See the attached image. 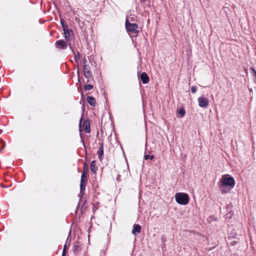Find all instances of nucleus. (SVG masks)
<instances>
[{"instance_id":"1","label":"nucleus","mask_w":256,"mask_h":256,"mask_svg":"<svg viewBox=\"0 0 256 256\" xmlns=\"http://www.w3.org/2000/svg\"><path fill=\"white\" fill-rule=\"evenodd\" d=\"M236 184L234 178L230 175L226 174L222 176L218 182V186L222 193H226L228 190L224 188H228L229 190L233 188Z\"/></svg>"},{"instance_id":"2","label":"nucleus","mask_w":256,"mask_h":256,"mask_svg":"<svg viewBox=\"0 0 256 256\" xmlns=\"http://www.w3.org/2000/svg\"><path fill=\"white\" fill-rule=\"evenodd\" d=\"M175 199L176 202L181 205L187 204L190 200L188 194L184 192H178L175 194Z\"/></svg>"},{"instance_id":"3","label":"nucleus","mask_w":256,"mask_h":256,"mask_svg":"<svg viewBox=\"0 0 256 256\" xmlns=\"http://www.w3.org/2000/svg\"><path fill=\"white\" fill-rule=\"evenodd\" d=\"M83 118L82 117L80 120L79 124L80 132H81L82 130H84V132L89 134L90 132V126L89 120H86L82 122Z\"/></svg>"},{"instance_id":"4","label":"nucleus","mask_w":256,"mask_h":256,"mask_svg":"<svg viewBox=\"0 0 256 256\" xmlns=\"http://www.w3.org/2000/svg\"><path fill=\"white\" fill-rule=\"evenodd\" d=\"M125 26L128 32H132L136 35L139 33V30H138V26L136 24L128 22L127 23H125Z\"/></svg>"},{"instance_id":"5","label":"nucleus","mask_w":256,"mask_h":256,"mask_svg":"<svg viewBox=\"0 0 256 256\" xmlns=\"http://www.w3.org/2000/svg\"><path fill=\"white\" fill-rule=\"evenodd\" d=\"M198 106L202 108H206L209 104L208 100L204 96H200L198 98Z\"/></svg>"},{"instance_id":"6","label":"nucleus","mask_w":256,"mask_h":256,"mask_svg":"<svg viewBox=\"0 0 256 256\" xmlns=\"http://www.w3.org/2000/svg\"><path fill=\"white\" fill-rule=\"evenodd\" d=\"M86 177L83 176H81L80 183V194L84 195V191L86 186Z\"/></svg>"},{"instance_id":"7","label":"nucleus","mask_w":256,"mask_h":256,"mask_svg":"<svg viewBox=\"0 0 256 256\" xmlns=\"http://www.w3.org/2000/svg\"><path fill=\"white\" fill-rule=\"evenodd\" d=\"M55 44L56 48L62 50H65L68 46L66 42L62 40H57Z\"/></svg>"},{"instance_id":"8","label":"nucleus","mask_w":256,"mask_h":256,"mask_svg":"<svg viewBox=\"0 0 256 256\" xmlns=\"http://www.w3.org/2000/svg\"><path fill=\"white\" fill-rule=\"evenodd\" d=\"M140 79L144 84H148L150 80L148 75L145 72H143L140 74Z\"/></svg>"},{"instance_id":"9","label":"nucleus","mask_w":256,"mask_h":256,"mask_svg":"<svg viewBox=\"0 0 256 256\" xmlns=\"http://www.w3.org/2000/svg\"><path fill=\"white\" fill-rule=\"evenodd\" d=\"M142 227L140 224H134L133 226V228L132 230V234L136 236L140 232Z\"/></svg>"},{"instance_id":"10","label":"nucleus","mask_w":256,"mask_h":256,"mask_svg":"<svg viewBox=\"0 0 256 256\" xmlns=\"http://www.w3.org/2000/svg\"><path fill=\"white\" fill-rule=\"evenodd\" d=\"M86 101L91 106H94L96 104V100L93 96H88Z\"/></svg>"},{"instance_id":"11","label":"nucleus","mask_w":256,"mask_h":256,"mask_svg":"<svg viewBox=\"0 0 256 256\" xmlns=\"http://www.w3.org/2000/svg\"><path fill=\"white\" fill-rule=\"evenodd\" d=\"M63 31L64 34V37L66 40H68L69 39V38L70 36V34L72 32V30H69L68 28H66V30H63Z\"/></svg>"},{"instance_id":"12","label":"nucleus","mask_w":256,"mask_h":256,"mask_svg":"<svg viewBox=\"0 0 256 256\" xmlns=\"http://www.w3.org/2000/svg\"><path fill=\"white\" fill-rule=\"evenodd\" d=\"M97 154L98 156V159L101 160L102 156L104 154V146L102 143L100 145V146L97 152Z\"/></svg>"},{"instance_id":"13","label":"nucleus","mask_w":256,"mask_h":256,"mask_svg":"<svg viewBox=\"0 0 256 256\" xmlns=\"http://www.w3.org/2000/svg\"><path fill=\"white\" fill-rule=\"evenodd\" d=\"M136 21V20L134 15L130 14L126 17L125 23H127L128 22H129L135 23L134 22Z\"/></svg>"},{"instance_id":"14","label":"nucleus","mask_w":256,"mask_h":256,"mask_svg":"<svg viewBox=\"0 0 256 256\" xmlns=\"http://www.w3.org/2000/svg\"><path fill=\"white\" fill-rule=\"evenodd\" d=\"M90 170L93 173H96L98 168L96 166V161L92 160L90 163Z\"/></svg>"},{"instance_id":"15","label":"nucleus","mask_w":256,"mask_h":256,"mask_svg":"<svg viewBox=\"0 0 256 256\" xmlns=\"http://www.w3.org/2000/svg\"><path fill=\"white\" fill-rule=\"evenodd\" d=\"M70 49L72 50V52L74 54V60L76 62H78V60L80 59V52H76V54H74V50L72 48L71 46H70Z\"/></svg>"},{"instance_id":"16","label":"nucleus","mask_w":256,"mask_h":256,"mask_svg":"<svg viewBox=\"0 0 256 256\" xmlns=\"http://www.w3.org/2000/svg\"><path fill=\"white\" fill-rule=\"evenodd\" d=\"M83 169L84 170L81 176H83V174H84V176L86 177V174L88 170V166L86 162L84 164Z\"/></svg>"},{"instance_id":"17","label":"nucleus","mask_w":256,"mask_h":256,"mask_svg":"<svg viewBox=\"0 0 256 256\" xmlns=\"http://www.w3.org/2000/svg\"><path fill=\"white\" fill-rule=\"evenodd\" d=\"M84 76L87 78H92V72L88 70L87 71L85 70V72H84Z\"/></svg>"},{"instance_id":"18","label":"nucleus","mask_w":256,"mask_h":256,"mask_svg":"<svg viewBox=\"0 0 256 256\" xmlns=\"http://www.w3.org/2000/svg\"><path fill=\"white\" fill-rule=\"evenodd\" d=\"M178 112V114L180 116L181 118L184 117L186 114V111L184 108H180Z\"/></svg>"},{"instance_id":"19","label":"nucleus","mask_w":256,"mask_h":256,"mask_svg":"<svg viewBox=\"0 0 256 256\" xmlns=\"http://www.w3.org/2000/svg\"><path fill=\"white\" fill-rule=\"evenodd\" d=\"M250 72L252 75L255 77V79L254 80V82L256 84V70L252 68L251 67L250 68Z\"/></svg>"},{"instance_id":"20","label":"nucleus","mask_w":256,"mask_h":256,"mask_svg":"<svg viewBox=\"0 0 256 256\" xmlns=\"http://www.w3.org/2000/svg\"><path fill=\"white\" fill-rule=\"evenodd\" d=\"M154 158V155H149L145 154L144 156V160H148V159L150 160H153Z\"/></svg>"},{"instance_id":"21","label":"nucleus","mask_w":256,"mask_h":256,"mask_svg":"<svg viewBox=\"0 0 256 256\" xmlns=\"http://www.w3.org/2000/svg\"><path fill=\"white\" fill-rule=\"evenodd\" d=\"M60 24L63 30H66V28L68 27L66 24L65 21L63 19L60 20Z\"/></svg>"},{"instance_id":"22","label":"nucleus","mask_w":256,"mask_h":256,"mask_svg":"<svg viewBox=\"0 0 256 256\" xmlns=\"http://www.w3.org/2000/svg\"><path fill=\"white\" fill-rule=\"evenodd\" d=\"M93 88V86L90 84H86L84 86V90H89Z\"/></svg>"},{"instance_id":"23","label":"nucleus","mask_w":256,"mask_h":256,"mask_svg":"<svg viewBox=\"0 0 256 256\" xmlns=\"http://www.w3.org/2000/svg\"><path fill=\"white\" fill-rule=\"evenodd\" d=\"M79 248V246L77 244H74L72 248L73 252L76 254Z\"/></svg>"},{"instance_id":"24","label":"nucleus","mask_w":256,"mask_h":256,"mask_svg":"<svg viewBox=\"0 0 256 256\" xmlns=\"http://www.w3.org/2000/svg\"><path fill=\"white\" fill-rule=\"evenodd\" d=\"M66 245L65 244V245L64 246L63 251L62 253V256H66Z\"/></svg>"},{"instance_id":"25","label":"nucleus","mask_w":256,"mask_h":256,"mask_svg":"<svg viewBox=\"0 0 256 256\" xmlns=\"http://www.w3.org/2000/svg\"><path fill=\"white\" fill-rule=\"evenodd\" d=\"M0 142L2 144V150H3L5 148L6 144L4 140H2V139L0 140Z\"/></svg>"},{"instance_id":"26","label":"nucleus","mask_w":256,"mask_h":256,"mask_svg":"<svg viewBox=\"0 0 256 256\" xmlns=\"http://www.w3.org/2000/svg\"><path fill=\"white\" fill-rule=\"evenodd\" d=\"M197 90V87L196 86H192L191 88V92L193 94L195 93Z\"/></svg>"},{"instance_id":"27","label":"nucleus","mask_w":256,"mask_h":256,"mask_svg":"<svg viewBox=\"0 0 256 256\" xmlns=\"http://www.w3.org/2000/svg\"><path fill=\"white\" fill-rule=\"evenodd\" d=\"M83 68H84V72H85V70L86 71L88 70V66H87L86 64H84Z\"/></svg>"},{"instance_id":"28","label":"nucleus","mask_w":256,"mask_h":256,"mask_svg":"<svg viewBox=\"0 0 256 256\" xmlns=\"http://www.w3.org/2000/svg\"><path fill=\"white\" fill-rule=\"evenodd\" d=\"M86 62H87V60H86V58L84 57L83 60L84 64H86Z\"/></svg>"},{"instance_id":"29","label":"nucleus","mask_w":256,"mask_h":256,"mask_svg":"<svg viewBox=\"0 0 256 256\" xmlns=\"http://www.w3.org/2000/svg\"><path fill=\"white\" fill-rule=\"evenodd\" d=\"M0 186H1V187H2V188H8V186H10L11 185L8 186L4 185L3 184H1Z\"/></svg>"},{"instance_id":"30","label":"nucleus","mask_w":256,"mask_h":256,"mask_svg":"<svg viewBox=\"0 0 256 256\" xmlns=\"http://www.w3.org/2000/svg\"><path fill=\"white\" fill-rule=\"evenodd\" d=\"M70 234H71V230H70V232H69V234H68V237L67 238L66 242H68L70 236Z\"/></svg>"},{"instance_id":"31","label":"nucleus","mask_w":256,"mask_h":256,"mask_svg":"<svg viewBox=\"0 0 256 256\" xmlns=\"http://www.w3.org/2000/svg\"><path fill=\"white\" fill-rule=\"evenodd\" d=\"M86 202V200H85V201L83 202L82 205V208H84V204H85Z\"/></svg>"},{"instance_id":"32","label":"nucleus","mask_w":256,"mask_h":256,"mask_svg":"<svg viewBox=\"0 0 256 256\" xmlns=\"http://www.w3.org/2000/svg\"><path fill=\"white\" fill-rule=\"evenodd\" d=\"M78 196H79V197H80V200H81V199H82V198H81V197H82V196H82L81 195V196H80V195H78Z\"/></svg>"},{"instance_id":"33","label":"nucleus","mask_w":256,"mask_h":256,"mask_svg":"<svg viewBox=\"0 0 256 256\" xmlns=\"http://www.w3.org/2000/svg\"><path fill=\"white\" fill-rule=\"evenodd\" d=\"M78 196H79V197H80V200H81V199H82V198H81V197H82V196H82L81 195V196H80V195H78Z\"/></svg>"},{"instance_id":"34","label":"nucleus","mask_w":256,"mask_h":256,"mask_svg":"<svg viewBox=\"0 0 256 256\" xmlns=\"http://www.w3.org/2000/svg\"><path fill=\"white\" fill-rule=\"evenodd\" d=\"M80 135L81 139L82 140V134H80Z\"/></svg>"},{"instance_id":"35","label":"nucleus","mask_w":256,"mask_h":256,"mask_svg":"<svg viewBox=\"0 0 256 256\" xmlns=\"http://www.w3.org/2000/svg\"><path fill=\"white\" fill-rule=\"evenodd\" d=\"M117 180H118V181H120V178H119V177L117 178Z\"/></svg>"},{"instance_id":"36","label":"nucleus","mask_w":256,"mask_h":256,"mask_svg":"<svg viewBox=\"0 0 256 256\" xmlns=\"http://www.w3.org/2000/svg\"><path fill=\"white\" fill-rule=\"evenodd\" d=\"M78 76H79V72L78 70Z\"/></svg>"}]
</instances>
